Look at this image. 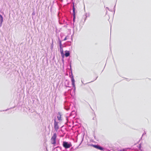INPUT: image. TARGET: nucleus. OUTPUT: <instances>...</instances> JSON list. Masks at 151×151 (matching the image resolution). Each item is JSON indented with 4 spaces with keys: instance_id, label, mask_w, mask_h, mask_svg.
<instances>
[{
    "instance_id": "obj_7",
    "label": "nucleus",
    "mask_w": 151,
    "mask_h": 151,
    "mask_svg": "<svg viewBox=\"0 0 151 151\" xmlns=\"http://www.w3.org/2000/svg\"><path fill=\"white\" fill-rule=\"evenodd\" d=\"M73 16L74 19L76 17V14L75 12V8L74 7V5L73 6Z\"/></svg>"
},
{
    "instance_id": "obj_8",
    "label": "nucleus",
    "mask_w": 151,
    "mask_h": 151,
    "mask_svg": "<svg viewBox=\"0 0 151 151\" xmlns=\"http://www.w3.org/2000/svg\"><path fill=\"white\" fill-rule=\"evenodd\" d=\"M65 56L66 57H68L70 55V53L69 51H65Z\"/></svg>"
},
{
    "instance_id": "obj_5",
    "label": "nucleus",
    "mask_w": 151,
    "mask_h": 151,
    "mask_svg": "<svg viewBox=\"0 0 151 151\" xmlns=\"http://www.w3.org/2000/svg\"><path fill=\"white\" fill-rule=\"evenodd\" d=\"M61 45H62L61 43V42H60V53H61V54L62 57H64L63 51V48L61 47Z\"/></svg>"
},
{
    "instance_id": "obj_9",
    "label": "nucleus",
    "mask_w": 151,
    "mask_h": 151,
    "mask_svg": "<svg viewBox=\"0 0 151 151\" xmlns=\"http://www.w3.org/2000/svg\"><path fill=\"white\" fill-rule=\"evenodd\" d=\"M3 22V17L0 14V22L2 23Z\"/></svg>"
},
{
    "instance_id": "obj_10",
    "label": "nucleus",
    "mask_w": 151,
    "mask_h": 151,
    "mask_svg": "<svg viewBox=\"0 0 151 151\" xmlns=\"http://www.w3.org/2000/svg\"><path fill=\"white\" fill-rule=\"evenodd\" d=\"M57 117H58V119L59 120H61V116L60 115V117L58 116Z\"/></svg>"
},
{
    "instance_id": "obj_2",
    "label": "nucleus",
    "mask_w": 151,
    "mask_h": 151,
    "mask_svg": "<svg viewBox=\"0 0 151 151\" xmlns=\"http://www.w3.org/2000/svg\"><path fill=\"white\" fill-rule=\"evenodd\" d=\"M72 146V144L70 142L68 143L65 141L63 142V146L65 148H68Z\"/></svg>"
},
{
    "instance_id": "obj_12",
    "label": "nucleus",
    "mask_w": 151,
    "mask_h": 151,
    "mask_svg": "<svg viewBox=\"0 0 151 151\" xmlns=\"http://www.w3.org/2000/svg\"><path fill=\"white\" fill-rule=\"evenodd\" d=\"M66 40V37H65V38L64 39V40Z\"/></svg>"
},
{
    "instance_id": "obj_1",
    "label": "nucleus",
    "mask_w": 151,
    "mask_h": 151,
    "mask_svg": "<svg viewBox=\"0 0 151 151\" xmlns=\"http://www.w3.org/2000/svg\"><path fill=\"white\" fill-rule=\"evenodd\" d=\"M57 135L56 133H54L51 139V143L52 144L55 145L56 144V139Z\"/></svg>"
},
{
    "instance_id": "obj_4",
    "label": "nucleus",
    "mask_w": 151,
    "mask_h": 151,
    "mask_svg": "<svg viewBox=\"0 0 151 151\" xmlns=\"http://www.w3.org/2000/svg\"><path fill=\"white\" fill-rule=\"evenodd\" d=\"M71 81L72 82V85L75 90L76 89V86L75 84V81L73 76H72L71 77Z\"/></svg>"
},
{
    "instance_id": "obj_3",
    "label": "nucleus",
    "mask_w": 151,
    "mask_h": 151,
    "mask_svg": "<svg viewBox=\"0 0 151 151\" xmlns=\"http://www.w3.org/2000/svg\"><path fill=\"white\" fill-rule=\"evenodd\" d=\"M89 145L93 146L94 147L97 149L99 150H101L102 151L104 150V148L103 147L98 145Z\"/></svg>"
},
{
    "instance_id": "obj_6",
    "label": "nucleus",
    "mask_w": 151,
    "mask_h": 151,
    "mask_svg": "<svg viewBox=\"0 0 151 151\" xmlns=\"http://www.w3.org/2000/svg\"><path fill=\"white\" fill-rule=\"evenodd\" d=\"M54 129L55 130L57 131L59 129V126L58 125V123L57 122H55L54 123Z\"/></svg>"
},
{
    "instance_id": "obj_13",
    "label": "nucleus",
    "mask_w": 151,
    "mask_h": 151,
    "mask_svg": "<svg viewBox=\"0 0 151 151\" xmlns=\"http://www.w3.org/2000/svg\"><path fill=\"white\" fill-rule=\"evenodd\" d=\"M119 151H124V150H120Z\"/></svg>"
},
{
    "instance_id": "obj_11",
    "label": "nucleus",
    "mask_w": 151,
    "mask_h": 151,
    "mask_svg": "<svg viewBox=\"0 0 151 151\" xmlns=\"http://www.w3.org/2000/svg\"><path fill=\"white\" fill-rule=\"evenodd\" d=\"M93 120H96V118L95 116L93 118Z\"/></svg>"
}]
</instances>
